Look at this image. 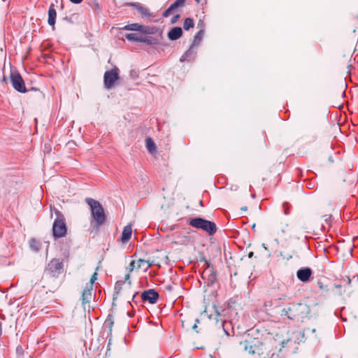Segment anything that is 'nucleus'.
Returning a JSON list of instances; mask_svg holds the SVG:
<instances>
[{
    "label": "nucleus",
    "mask_w": 358,
    "mask_h": 358,
    "mask_svg": "<svg viewBox=\"0 0 358 358\" xmlns=\"http://www.w3.org/2000/svg\"><path fill=\"white\" fill-rule=\"evenodd\" d=\"M172 11H173V10L171 8V6H169V8H167L164 12V13H163V16H164V17H168V16L171 14V13Z\"/></svg>",
    "instance_id": "27"
},
{
    "label": "nucleus",
    "mask_w": 358,
    "mask_h": 358,
    "mask_svg": "<svg viewBox=\"0 0 358 358\" xmlns=\"http://www.w3.org/2000/svg\"><path fill=\"white\" fill-rule=\"evenodd\" d=\"M63 265L57 259H52L45 268V273L52 278H57L62 271Z\"/></svg>",
    "instance_id": "6"
},
{
    "label": "nucleus",
    "mask_w": 358,
    "mask_h": 358,
    "mask_svg": "<svg viewBox=\"0 0 358 358\" xmlns=\"http://www.w3.org/2000/svg\"><path fill=\"white\" fill-rule=\"evenodd\" d=\"M129 266H130V268H129L130 272H131L134 270V268H135V266H135V262H131L130 263V264H129Z\"/></svg>",
    "instance_id": "31"
},
{
    "label": "nucleus",
    "mask_w": 358,
    "mask_h": 358,
    "mask_svg": "<svg viewBox=\"0 0 358 358\" xmlns=\"http://www.w3.org/2000/svg\"><path fill=\"white\" fill-rule=\"evenodd\" d=\"M123 29L131 30V31H139L143 33L152 34L153 33L152 29L149 27H144L143 25L138 23L129 24L123 27Z\"/></svg>",
    "instance_id": "10"
},
{
    "label": "nucleus",
    "mask_w": 358,
    "mask_h": 358,
    "mask_svg": "<svg viewBox=\"0 0 358 358\" xmlns=\"http://www.w3.org/2000/svg\"><path fill=\"white\" fill-rule=\"evenodd\" d=\"M125 278V280H129V278H130V275H129V273H128V274H127V275H125V278Z\"/></svg>",
    "instance_id": "35"
},
{
    "label": "nucleus",
    "mask_w": 358,
    "mask_h": 358,
    "mask_svg": "<svg viewBox=\"0 0 358 358\" xmlns=\"http://www.w3.org/2000/svg\"><path fill=\"white\" fill-rule=\"evenodd\" d=\"M199 320H196V323L192 327L193 329L195 330L196 332H199L196 329H197V323H199Z\"/></svg>",
    "instance_id": "32"
},
{
    "label": "nucleus",
    "mask_w": 358,
    "mask_h": 358,
    "mask_svg": "<svg viewBox=\"0 0 358 358\" xmlns=\"http://www.w3.org/2000/svg\"><path fill=\"white\" fill-rule=\"evenodd\" d=\"M312 274V270L309 268L299 269L296 273L297 278L302 282H307Z\"/></svg>",
    "instance_id": "13"
},
{
    "label": "nucleus",
    "mask_w": 358,
    "mask_h": 358,
    "mask_svg": "<svg viewBox=\"0 0 358 358\" xmlns=\"http://www.w3.org/2000/svg\"><path fill=\"white\" fill-rule=\"evenodd\" d=\"M241 345H243L244 350L250 355L259 354L262 351V343L256 338L244 341Z\"/></svg>",
    "instance_id": "5"
},
{
    "label": "nucleus",
    "mask_w": 358,
    "mask_h": 358,
    "mask_svg": "<svg viewBox=\"0 0 358 358\" xmlns=\"http://www.w3.org/2000/svg\"><path fill=\"white\" fill-rule=\"evenodd\" d=\"M252 255H253V252H250L249 257H251Z\"/></svg>",
    "instance_id": "37"
},
{
    "label": "nucleus",
    "mask_w": 358,
    "mask_h": 358,
    "mask_svg": "<svg viewBox=\"0 0 358 358\" xmlns=\"http://www.w3.org/2000/svg\"><path fill=\"white\" fill-rule=\"evenodd\" d=\"M132 234V229L131 225H127L124 227L122 236L121 241L122 243H127L131 238Z\"/></svg>",
    "instance_id": "17"
},
{
    "label": "nucleus",
    "mask_w": 358,
    "mask_h": 358,
    "mask_svg": "<svg viewBox=\"0 0 358 358\" xmlns=\"http://www.w3.org/2000/svg\"><path fill=\"white\" fill-rule=\"evenodd\" d=\"M85 202L90 206L92 217L96 224L97 226L102 225L106 221V215L100 202L92 198H86Z\"/></svg>",
    "instance_id": "2"
},
{
    "label": "nucleus",
    "mask_w": 358,
    "mask_h": 358,
    "mask_svg": "<svg viewBox=\"0 0 358 358\" xmlns=\"http://www.w3.org/2000/svg\"><path fill=\"white\" fill-rule=\"evenodd\" d=\"M141 42L149 45H155L159 43V39L154 38L152 36H142Z\"/></svg>",
    "instance_id": "19"
},
{
    "label": "nucleus",
    "mask_w": 358,
    "mask_h": 358,
    "mask_svg": "<svg viewBox=\"0 0 358 358\" xmlns=\"http://www.w3.org/2000/svg\"><path fill=\"white\" fill-rule=\"evenodd\" d=\"M146 148L148 151L151 153H153L156 150L155 144L154 141L150 138H147L145 140Z\"/></svg>",
    "instance_id": "20"
},
{
    "label": "nucleus",
    "mask_w": 358,
    "mask_h": 358,
    "mask_svg": "<svg viewBox=\"0 0 358 358\" xmlns=\"http://www.w3.org/2000/svg\"><path fill=\"white\" fill-rule=\"evenodd\" d=\"M92 289L93 287H91V285H86L85 287L81 296L82 303L83 306L90 303L92 298Z\"/></svg>",
    "instance_id": "12"
},
{
    "label": "nucleus",
    "mask_w": 358,
    "mask_h": 358,
    "mask_svg": "<svg viewBox=\"0 0 358 358\" xmlns=\"http://www.w3.org/2000/svg\"><path fill=\"white\" fill-rule=\"evenodd\" d=\"M189 224L194 228L202 229L210 235L214 234L217 231L216 225L214 222L201 217L191 219Z\"/></svg>",
    "instance_id": "3"
},
{
    "label": "nucleus",
    "mask_w": 358,
    "mask_h": 358,
    "mask_svg": "<svg viewBox=\"0 0 358 358\" xmlns=\"http://www.w3.org/2000/svg\"><path fill=\"white\" fill-rule=\"evenodd\" d=\"M57 218L55 220L52 226V233L55 238L64 237L66 234V226L64 222L63 215L55 209Z\"/></svg>",
    "instance_id": "4"
},
{
    "label": "nucleus",
    "mask_w": 358,
    "mask_h": 358,
    "mask_svg": "<svg viewBox=\"0 0 358 358\" xmlns=\"http://www.w3.org/2000/svg\"><path fill=\"white\" fill-rule=\"evenodd\" d=\"M35 243H37V242L36 241V240L34 239H31L30 241V246L31 248H34V250H35L36 251H37L38 250V248L35 246Z\"/></svg>",
    "instance_id": "28"
},
{
    "label": "nucleus",
    "mask_w": 358,
    "mask_h": 358,
    "mask_svg": "<svg viewBox=\"0 0 358 358\" xmlns=\"http://www.w3.org/2000/svg\"><path fill=\"white\" fill-rule=\"evenodd\" d=\"M334 288L336 289V294H338L339 296H341L343 294V292L342 291L341 285L335 284L334 285Z\"/></svg>",
    "instance_id": "25"
},
{
    "label": "nucleus",
    "mask_w": 358,
    "mask_h": 358,
    "mask_svg": "<svg viewBox=\"0 0 358 358\" xmlns=\"http://www.w3.org/2000/svg\"><path fill=\"white\" fill-rule=\"evenodd\" d=\"M153 264V262H150L148 261V262H146L145 264V267L144 268V270H147L148 268H149L150 267H151Z\"/></svg>",
    "instance_id": "30"
},
{
    "label": "nucleus",
    "mask_w": 358,
    "mask_h": 358,
    "mask_svg": "<svg viewBox=\"0 0 358 358\" xmlns=\"http://www.w3.org/2000/svg\"><path fill=\"white\" fill-rule=\"evenodd\" d=\"M185 0H176L170 6L173 10L178 8L182 7L185 4Z\"/></svg>",
    "instance_id": "23"
},
{
    "label": "nucleus",
    "mask_w": 358,
    "mask_h": 358,
    "mask_svg": "<svg viewBox=\"0 0 358 358\" xmlns=\"http://www.w3.org/2000/svg\"><path fill=\"white\" fill-rule=\"evenodd\" d=\"M125 37L129 41L141 42L142 40V35L136 33L127 34Z\"/></svg>",
    "instance_id": "18"
},
{
    "label": "nucleus",
    "mask_w": 358,
    "mask_h": 358,
    "mask_svg": "<svg viewBox=\"0 0 358 358\" xmlns=\"http://www.w3.org/2000/svg\"><path fill=\"white\" fill-rule=\"evenodd\" d=\"M195 48H196L195 46H193L192 45L191 47L189 48V50H187L181 56V57L180 59V61L181 62H185V61L190 62V61L194 60V58L196 57V51Z\"/></svg>",
    "instance_id": "11"
},
{
    "label": "nucleus",
    "mask_w": 358,
    "mask_h": 358,
    "mask_svg": "<svg viewBox=\"0 0 358 358\" xmlns=\"http://www.w3.org/2000/svg\"><path fill=\"white\" fill-rule=\"evenodd\" d=\"M97 280V273L94 272L93 275L91 277L90 282H88L87 285H91V287H93V285L94 282Z\"/></svg>",
    "instance_id": "26"
},
{
    "label": "nucleus",
    "mask_w": 358,
    "mask_h": 358,
    "mask_svg": "<svg viewBox=\"0 0 358 358\" xmlns=\"http://www.w3.org/2000/svg\"><path fill=\"white\" fill-rule=\"evenodd\" d=\"M119 79V69L117 67L107 71L104 73V85L106 88H111L116 80Z\"/></svg>",
    "instance_id": "8"
},
{
    "label": "nucleus",
    "mask_w": 358,
    "mask_h": 358,
    "mask_svg": "<svg viewBox=\"0 0 358 358\" xmlns=\"http://www.w3.org/2000/svg\"><path fill=\"white\" fill-rule=\"evenodd\" d=\"M309 312L310 308L306 304L292 303L282 310L281 315L287 316L289 320H299L306 317Z\"/></svg>",
    "instance_id": "1"
},
{
    "label": "nucleus",
    "mask_w": 358,
    "mask_h": 358,
    "mask_svg": "<svg viewBox=\"0 0 358 358\" xmlns=\"http://www.w3.org/2000/svg\"><path fill=\"white\" fill-rule=\"evenodd\" d=\"M130 6L134 7L141 15L143 17H150L151 14L150 10L143 5L138 3H129Z\"/></svg>",
    "instance_id": "14"
},
{
    "label": "nucleus",
    "mask_w": 358,
    "mask_h": 358,
    "mask_svg": "<svg viewBox=\"0 0 358 358\" xmlns=\"http://www.w3.org/2000/svg\"><path fill=\"white\" fill-rule=\"evenodd\" d=\"M56 17H57V12L55 8V6L53 4H51L49 8V10H48V22L50 26L52 27L53 29H55Z\"/></svg>",
    "instance_id": "15"
},
{
    "label": "nucleus",
    "mask_w": 358,
    "mask_h": 358,
    "mask_svg": "<svg viewBox=\"0 0 358 358\" xmlns=\"http://www.w3.org/2000/svg\"><path fill=\"white\" fill-rule=\"evenodd\" d=\"M311 331V332H313V333H315V331H316V329H314V328H313V329L308 328V329H306V331L308 332V331Z\"/></svg>",
    "instance_id": "34"
},
{
    "label": "nucleus",
    "mask_w": 358,
    "mask_h": 358,
    "mask_svg": "<svg viewBox=\"0 0 358 358\" xmlns=\"http://www.w3.org/2000/svg\"><path fill=\"white\" fill-rule=\"evenodd\" d=\"M203 36V31L200 30L199 31H198V33L194 36V42L192 45L193 46L197 47L199 45L200 42L201 41Z\"/></svg>",
    "instance_id": "21"
},
{
    "label": "nucleus",
    "mask_w": 358,
    "mask_h": 358,
    "mask_svg": "<svg viewBox=\"0 0 358 358\" xmlns=\"http://www.w3.org/2000/svg\"><path fill=\"white\" fill-rule=\"evenodd\" d=\"M131 75L134 77V76H136V72H135L134 71H131Z\"/></svg>",
    "instance_id": "36"
},
{
    "label": "nucleus",
    "mask_w": 358,
    "mask_h": 358,
    "mask_svg": "<svg viewBox=\"0 0 358 358\" xmlns=\"http://www.w3.org/2000/svg\"><path fill=\"white\" fill-rule=\"evenodd\" d=\"M70 1H71L72 3H76V4L80 3H81V2L83 1V0H70Z\"/></svg>",
    "instance_id": "33"
},
{
    "label": "nucleus",
    "mask_w": 358,
    "mask_h": 358,
    "mask_svg": "<svg viewBox=\"0 0 358 358\" xmlns=\"http://www.w3.org/2000/svg\"><path fill=\"white\" fill-rule=\"evenodd\" d=\"M195 1H197V2H199V0H195Z\"/></svg>",
    "instance_id": "41"
},
{
    "label": "nucleus",
    "mask_w": 358,
    "mask_h": 358,
    "mask_svg": "<svg viewBox=\"0 0 358 358\" xmlns=\"http://www.w3.org/2000/svg\"><path fill=\"white\" fill-rule=\"evenodd\" d=\"M159 297V294L154 289H148L145 291L141 294V298L143 301H148L150 303H155Z\"/></svg>",
    "instance_id": "9"
},
{
    "label": "nucleus",
    "mask_w": 358,
    "mask_h": 358,
    "mask_svg": "<svg viewBox=\"0 0 358 358\" xmlns=\"http://www.w3.org/2000/svg\"><path fill=\"white\" fill-rule=\"evenodd\" d=\"M179 18H180V15L177 14V15H174V16L172 17V19H171V23H172V24L176 23V22L178 21V20Z\"/></svg>",
    "instance_id": "29"
},
{
    "label": "nucleus",
    "mask_w": 358,
    "mask_h": 358,
    "mask_svg": "<svg viewBox=\"0 0 358 358\" xmlns=\"http://www.w3.org/2000/svg\"><path fill=\"white\" fill-rule=\"evenodd\" d=\"M182 34V30L180 27H176L170 30L168 33V37L171 41H175L178 39Z\"/></svg>",
    "instance_id": "16"
},
{
    "label": "nucleus",
    "mask_w": 358,
    "mask_h": 358,
    "mask_svg": "<svg viewBox=\"0 0 358 358\" xmlns=\"http://www.w3.org/2000/svg\"><path fill=\"white\" fill-rule=\"evenodd\" d=\"M194 26V20L190 18L187 17L185 20L184 24H183V28L185 30H189L190 28H193Z\"/></svg>",
    "instance_id": "22"
},
{
    "label": "nucleus",
    "mask_w": 358,
    "mask_h": 358,
    "mask_svg": "<svg viewBox=\"0 0 358 358\" xmlns=\"http://www.w3.org/2000/svg\"><path fill=\"white\" fill-rule=\"evenodd\" d=\"M262 246H263L266 250H267V248H266V245H265V243H263V244H262Z\"/></svg>",
    "instance_id": "38"
},
{
    "label": "nucleus",
    "mask_w": 358,
    "mask_h": 358,
    "mask_svg": "<svg viewBox=\"0 0 358 358\" xmlns=\"http://www.w3.org/2000/svg\"><path fill=\"white\" fill-rule=\"evenodd\" d=\"M146 262H148V260H144V259H139L137 262H136V267L138 268H143L145 267V264Z\"/></svg>",
    "instance_id": "24"
},
{
    "label": "nucleus",
    "mask_w": 358,
    "mask_h": 358,
    "mask_svg": "<svg viewBox=\"0 0 358 358\" xmlns=\"http://www.w3.org/2000/svg\"><path fill=\"white\" fill-rule=\"evenodd\" d=\"M350 282H351V280H350V278H348V284H350Z\"/></svg>",
    "instance_id": "39"
},
{
    "label": "nucleus",
    "mask_w": 358,
    "mask_h": 358,
    "mask_svg": "<svg viewBox=\"0 0 358 358\" xmlns=\"http://www.w3.org/2000/svg\"><path fill=\"white\" fill-rule=\"evenodd\" d=\"M199 204H200L201 206H203V202H202V201H200Z\"/></svg>",
    "instance_id": "40"
},
{
    "label": "nucleus",
    "mask_w": 358,
    "mask_h": 358,
    "mask_svg": "<svg viewBox=\"0 0 358 358\" xmlns=\"http://www.w3.org/2000/svg\"><path fill=\"white\" fill-rule=\"evenodd\" d=\"M10 78L12 86L15 90L22 93L27 92L24 80L17 71H12Z\"/></svg>",
    "instance_id": "7"
}]
</instances>
